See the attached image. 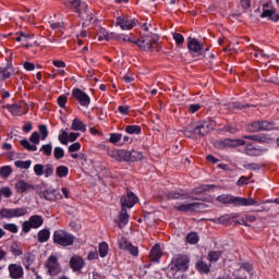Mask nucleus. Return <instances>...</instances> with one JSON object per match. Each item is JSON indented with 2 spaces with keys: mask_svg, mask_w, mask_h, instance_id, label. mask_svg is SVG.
Wrapping results in <instances>:
<instances>
[{
  "mask_svg": "<svg viewBox=\"0 0 279 279\" xmlns=\"http://www.w3.org/2000/svg\"><path fill=\"white\" fill-rule=\"evenodd\" d=\"M40 151H43V154H45V156H51V151H52L51 144L43 145L40 148Z\"/></svg>",
  "mask_w": 279,
  "mask_h": 279,
  "instance_id": "6e6d98bb",
  "label": "nucleus"
},
{
  "mask_svg": "<svg viewBox=\"0 0 279 279\" xmlns=\"http://www.w3.org/2000/svg\"><path fill=\"white\" fill-rule=\"evenodd\" d=\"M251 56L255 58L256 60H267L269 59V54L265 53L260 48L252 45L250 48Z\"/></svg>",
  "mask_w": 279,
  "mask_h": 279,
  "instance_id": "f3484780",
  "label": "nucleus"
},
{
  "mask_svg": "<svg viewBox=\"0 0 279 279\" xmlns=\"http://www.w3.org/2000/svg\"><path fill=\"white\" fill-rule=\"evenodd\" d=\"M202 206V203H190V204H181L174 206L175 210L179 213H192L193 210H197Z\"/></svg>",
  "mask_w": 279,
  "mask_h": 279,
  "instance_id": "2eb2a0df",
  "label": "nucleus"
},
{
  "mask_svg": "<svg viewBox=\"0 0 279 279\" xmlns=\"http://www.w3.org/2000/svg\"><path fill=\"white\" fill-rule=\"evenodd\" d=\"M15 167H17V169H29V167H32V160H17L14 162Z\"/></svg>",
  "mask_w": 279,
  "mask_h": 279,
  "instance_id": "ea45409f",
  "label": "nucleus"
},
{
  "mask_svg": "<svg viewBox=\"0 0 279 279\" xmlns=\"http://www.w3.org/2000/svg\"><path fill=\"white\" fill-rule=\"evenodd\" d=\"M45 199L48 202H53L56 199V190H47L44 192Z\"/></svg>",
  "mask_w": 279,
  "mask_h": 279,
  "instance_id": "a18cd8bd",
  "label": "nucleus"
},
{
  "mask_svg": "<svg viewBox=\"0 0 279 279\" xmlns=\"http://www.w3.org/2000/svg\"><path fill=\"white\" fill-rule=\"evenodd\" d=\"M250 132H260L262 129V123L260 122H253L250 126H248Z\"/></svg>",
  "mask_w": 279,
  "mask_h": 279,
  "instance_id": "603ef678",
  "label": "nucleus"
},
{
  "mask_svg": "<svg viewBox=\"0 0 279 279\" xmlns=\"http://www.w3.org/2000/svg\"><path fill=\"white\" fill-rule=\"evenodd\" d=\"M120 250H124L132 254V256H138V247L132 245V243L128 242L124 238L119 240Z\"/></svg>",
  "mask_w": 279,
  "mask_h": 279,
  "instance_id": "f8f14e48",
  "label": "nucleus"
},
{
  "mask_svg": "<svg viewBox=\"0 0 279 279\" xmlns=\"http://www.w3.org/2000/svg\"><path fill=\"white\" fill-rule=\"evenodd\" d=\"M216 145L219 147V149H226V147H241V145H245L244 151L247 156H263L265 151L264 149L254 147L253 144L245 143L244 140L226 138L217 142Z\"/></svg>",
  "mask_w": 279,
  "mask_h": 279,
  "instance_id": "f257e3e1",
  "label": "nucleus"
},
{
  "mask_svg": "<svg viewBox=\"0 0 279 279\" xmlns=\"http://www.w3.org/2000/svg\"><path fill=\"white\" fill-rule=\"evenodd\" d=\"M196 269L199 274H210V264H206V262L201 259L196 263Z\"/></svg>",
  "mask_w": 279,
  "mask_h": 279,
  "instance_id": "a878e982",
  "label": "nucleus"
},
{
  "mask_svg": "<svg viewBox=\"0 0 279 279\" xmlns=\"http://www.w3.org/2000/svg\"><path fill=\"white\" fill-rule=\"evenodd\" d=\"M85 265L84 258L75 255L70 259V267L73 271H80Z\"/></svg>",
  "mask_w": 279,
  "mask_h": 279,
  "instance_id": "6ab92c4d",
  "label": "nucleus"
},
{
  "mask_svg": "<svg viewBox=\"0 0 279 279\" xmlns=\"http://www.w3.org/2000/svg\"><path fill=\"white\" fill-rule=\"evenodd\" d=\"M223 253L221 251H210L207 255V260L209 263H217V260H219V258H221V255Z\"/></svg>",
  "mask_w": 279,
  "mask_h": 279,
  "instance_id": "c756f323",
  "label": "nucleus"
},
{
  "mask_svg": "<svg viewBox=\"0 0 279 279\" xmlns=\"http://www.w3.org/2000/svg\"><path fill=\"white\" fill-rule=\"evenodd\" d=\"M112 38H116L114 33H107L106 31H102V34L98 35V40L101 43V40H112Z\"/></svg>",
  "mask_w": 279,
  "mask_h": 279,
  "instance_id": "37998d69",
  "label": "nucleus"
},
{
  "mask_svg": "<svg viewBox=\"0 0 279 279\" xmlns=\"http://www.w3.org/2000/svg\"><path fill=\"white\" fill-rule=\"evenodd\" d=\"M53 241L62 247H69V245H73L74 238L73 234L64 230H58L53 233Z\"/></svg>",
  "mask_w": 279,
  "mask_h": 279,
  "instance_id": "7ed1b4c3",
  "label": "nucleus"
},
{
  "mask_svg": "<svg viewBox=\"0 0 279 279\" xmlns=\"http://www.w3.org/2000/svg\"><path fill=\"white\" fill-rule=\"evenodd\" d=\"M108 156L118 160V162H125V149H112L108 151Z\"/></svg>",
  "mask_w": 279,
  "mask_h": 279,
  "instance_id": "412c9836",
  "label": "nucleus"
},
{
  "mask_svg": "<svg viewBox=\"0 0 279 279\" xmlns=\"http://www.w3.org/2000/svg\"><path fill=\"white\" fill-rule=\"evenodd\" d=\"M21 145H22V147H24V149H27L28 151H37L38 150V147H36V144H31L29 141H27V140H22Z\"/></svg>",
  "mask_w": 279,
  "mask_h": 279,
  "instance_id": "72a5a7b5",
  "label": "nucleus"
},
{
  "mask_svg": "<svg viewBox=\"0 0 279 279\" xmlns=\"http://www.w3.org/2000/svg\"><path fill=\"white\" fill-rule=\"evenodd\" d=\"M46 268L50 276H58L60 271H62V267H60V263L58 262V257L56 255H51L46 260Z\"/></svg>",
  "mask_w": 279,
  "mask_h": 279,
  "instance_id": "0eeeda50",
  "label": "nucleus"
},
{
  "mask_svg": "<svg viewBox=\"0 0 279 279\" xmlns=\"http://www.w3.org/2000/svg\"><path fill=\"white\" fill-rule=\"evenodd\" d=\"M154 43H156L154 37L144 36L141 39L136 40L135 45H137V47H140V49H143L144 51H151Z\"/></svg>",
  "mask_w": 279,
  "mask_h": 279,
  "instance_id": "9b49d317",
  "label": "nucleus"
},
{
  "mask_svg": "<svg viewBox=\"0 0 279 279\" xmlns=\"http://www.w3.org/2000/svg\"><path fill=\"white\" fill-rule=\"evenodd\" d=\"M191 195L186 193L184 190H180L178 192H170L167 194V199H189Z\"/></svg>",
  "mask_w": 279,
  "mask_h": 279,
  "instance_id": "4be33fe9",
  "label": "nucleus"
},
{
  "mask_svg": "<svg viewBox=\"0 0 279 279\" xmlns=\"http://www.w3.org/2000/svg\"><path fill=\"white\" fill-rule=\"evenodd\" d=\"M262 130H274V122L260 121Z\"/></svg>",
  "mask_w": 279,
  "mask_h": 279,
  "instance_id": "e2e57ef3",
  "label": "nucleus"
},
{
  "mask_svg": "<svg viewBox=\"0 0 279 279\" xmlns=\"http://www.w3.org/2000/svg\"><path fill=\"white\" fill-rule=\"evenodd\" d=\"M217 202L221 204H232L233 206L239 205V197L232 196L230 194H222L217 197Z\"/></svg>",
  "mask_w": 279,
  "mask_h": 279,
  "instance_id": "aec40b11",
  "label": "nucleus"
},
{
  "mask_svg": "<svg viewBox=\"0 0 279 279\" xmlns=\"http://www.w3.org/2000/svg\"><path fill=\"white\" fill-rule=\"evenodd\" d=\"M10 250L13 256H21L23 254V251L21 250V247H19V244H12L10 246Z\"/></svg>",
  "mask_w": 279,
  "mask_h": 279,
  "instance_id": "3c124183",
  "label": "nucleus"
},
{
  "mask_svg": "<svg viewBox=\"0 0 279 279\" xmlns=\"http://www.w3.org/2000/svg\"><path fill=\"white\" fill-rule=\"evenodd\" d=\"M183 132L187 138H202L210 132V125L208 122H193L185 126Z\"/></svg>",
  "mask_w": 279,
  "mask_h": 279,
  "instance_id": "f03ea898",
  "label": "nucleus"
},
{
  "mask_svg": "<svg viewBox=\"0 0 279 279\" xmlns=\"http://www.w3.org/2000/svg\"><path fill=\"white\" fill-rule=\"evenodd\" d=\"M202 109V105L199 104H193L189 106V112H191L192 114H195V112H197V110Z\"/></svg>",
  "mask_w": 279,
  "mask_h": 279,
  "instance_id": "680f3d73",
  "label": "nucleus"
},
{
  "mask_svg": "<svg viewBox=\"0 0 279 279\" xmlns=\"http://www.w3.org/2000/svg\"><path fill=\"white\" fill-rule=\"evenodd\" d=\"M32 228H34V227L32 226V222L29 220L24 221L22 225L23 232H29V230H32Z\"/></svg>",
  "mask_w": 279,
  "mask_h": 279,
  "instance_id": "69168bd1",
  "label": "nucleus"
},
{
  "mask_svg": "<svg viewBox=\"0 0 279 279\" xmlns=\"http://www.w3.org/2000/svg\"><path fill=\"white\" fill-rule=\"evenodd\" d=\"M125 132H126L128 134H141L142 129H141L140 125H128V126L125 128Z\"/></svg>",
  "mask_w": 279,
  "mask_h": 279,
  "instance_id": "79ce46f5",
  "label": "nucleus"
},
{
  "mask_svg": "<svg viewBox=\"0 0 279 279\" xmlns=\"http://www.w3.org/2000/svg\"><path fill=\"white\" fill-rule=\"evenodd\" d=\"M31 143H34L35 145H38L40 143V135L38 132H34L29 137Z\"/></svg>",
  "mask_w": 279,
  "mask_h": 279,
  "instance_id": "13d9d810",
  "label": "nucleus"
},
{
  "mask_svg": "<svg viewBox=\"0 0 279 279\" xmlns=\"http://www.w3.org/2000/svg\"><path fill=\"white\" fill-rule=\"evenodd\" d=\"M50 232L47 229H43L38 232L37 239L39 243H47L49 241Z\"/></svg>",
  "mask_w": 279,
  "mask_h": 279,
  "instance_id": "7c9ffc66",
  "label": "nucleus"
},
{
  "mask_svg": "<svg viewBox=\"0 0 279 279\" xmlns=\"http://www.w3.org/2000/svg\"><path fill=\"white\" fill-rule=\"evenodd\" d=\"M138 160H143V153L125 150L124 162H138Z\"/></svg>",
  "mask_w": 279,
  "mask_h": 279,
  "instance_id": "4468645a",
  "label": "nucleus"
},
{
  "mask_svg": "<svg viewBox=\"0 0 279 279\" xmlns=\"http://www.w3.org/2000/svg\"><path fill=\"white\" fill-rule=\"evenodd\" d=\"M82 149V144L80 142H75L68 147V151L70 154H75V151H80Z\"/></svg>",
  "mask_w": 279,
  "mask_h": 279,
  "instance_id": "de8ad7c7",
  "label": "nucleus"
},
{
  "mask_svg": "<svg viewBox=\"0 0 279 279\" xmlns=\"http://www.w3.org/2000/svg\"><path fill=\"white\" fill-rule=\"evenodd\" d=\"M0 195H3L4 197H12V190H10V187H2L0 190Z\"/></svg>",
  "mask_w": 279,
  "mask_h": 279,
  "instance_id": "0e129e2a",
  "label": "nucleus"
},
{
  "mask_svg": "<svg viewBox=\"0 0 279 279\" xmlns=\"http://www.w3.org/2000/svg\"><path fill=\"white\" fill-rule=\"evenodd\" d=\"M44 173H45L46 178H49V175H53V166L47 165L44 170Z\"/></svg>",
  "mask_w": 279,
  "mask_h": 279,
  "instance_id": "338daca9",
  "label": "nucleus"
},
{
  "mask_svg": "<svg viewBox=\"0 0 279 279\" xmlns=\"http://www.w3.org/2000/svg\"><path fill=\"white\" fill-rule=\"evenodd\" d=\"M186 241L191 245H195L196 243L199 242V235H197V233H195V232H192V233L187 234Z\"/></svg>",
  "mask_w": 279,
  "mask_h": 279,
  "instance_id": "a19ab883",
  "label": "nucleus"
},
{
  "mask_svg": "<svg viewBox=\"0 0 279 279\" xmlns=\"http://www.w3.org/2000/svg\"><path fill=\"white\" fill-rule=\"evenodd\" d=\"M9 278L11 279H23L25 270L21 264H10L8 266Z\"/></svg>",
  "mask_w": 279,
  "mask_h": 279,
  "instance_id": "6e6552de",
  "label": "nucleus"
},
{
  "mask_svg": "<svg viewBox=\"0 0 279 279\" xmlns=\"http://www.w3.org/2000/svg\"><path fill=\"white\" fill-rule=\"evenodd\" d=\"M76 138H80V133L71 132L68 133V143H75Z\"/></svg>",
  "mask_w": 279,
  "mask_h": 279,
  "instance_id": "052dcab7",
  "label": "nucleus"
},
{
  "mask_svg": "<svg viewBox=\"0 0 279 279\" xmlns=\"http://www.w3.org/2000/svg\"><path fill=\"white\" fill-rule=\"evenodd\" d=\"M116 38H119V40H123V43H133L134 45H136V38H134V35L130 34V35H120Z\"/></svg>",
  "mask_w": 279,
  "mask_h": 279,
  "instance_id": "c03bdc74",
  "label": "nucleus"
},
{
  "mask_svg": "<svg viewBox=\"0 0 279 279\" xmlns=\"http://www.w3.org/2000/svg\"><path fill=\"white\" fill-rule=\"evenodd\" d=\"M31 38H32V36L21 33L20 35H17L15 40L17 43H23V47H25L26 49H29V47H32V45L29 43H27V40H29Z\"/></svg>",
  "mask_w": 279,
  "mask_h": 279,
  "instance_id": "c85d7f7f",
  "label": "nucleus"
},
{
  "mask_svg": "<svg viewBox=\"0 0 279 279\" xmlns=\"http://www.w3.org/2000/svg\"><path fill=\"white\" fill-rule=\"evenodd\" d=\"M116 25L122 29H133V27H136V20H132L130 17H118Z\"/></svg>",
  "mask_w": 279,
  "mask_h": 279,
  "instance_id": "ddd939ff",
  "label": "nucleus"
},
{
  "mask_svg": "<svg viewBox=\"0 0 279 279\" xmlns=\"http://www.w3.org/2000/svg\"><path fill=\"white\" fill-rule=\"evenodd\" d=\"M71 130H74V132H86V124H84L82 120L75 118L72 121Z\"/></svg>",
  "mask_w": 279,
  "mask_h": 279,
  "instance_id": "b1692460",
  "label": "nucleus"
},
{
  "mask_svg": "<svg viewBox=\"0 0 279 279\" xmlns=\"http://www.w3.org/2000/svg\"><path fill=\"white\" fill-rule=\"evenodd\" d=\"M34 172L36 173V175H44L45 174V166L37 163L34 166Z\"/></svg>",
  "mask_w": 279,
  "mask_h": 279,
  "instance_id": "5fc2aeb1",
  "label": "nucleus"
},
{
  "mask_svg": "<svg viewBox=\"0 0 279 279\" xmlns=\"http://www.w3.org/2000/svg\"><path fill=\"white\" fill-rule=\"evenodd\" d=\"M98 252L101 258H106V256H108V243L106 242L100 243L98 247Z\"/></svg>",
  "mask_w": 279,
  "mask_h": 279,
  "instance_id": "4c0bfd02",
  "label": "nucleus"
},
{
  "mask_svg": "<svg viewBox=\"0 0 279 279\" xmlns=\"http://www.w3.org/2000/svg\"><path fill=\"white\" fill-rule=\"evenodd\" d=\"M3 108L9 110L14 117H21V114H23V111H21V107L17 104L4 105Z\"/></svg>",
  "mask_w": 279,
  "mask_h": 279,
  "instance_id": "393cba45",
  "label": "nucleus"
},
{
  "mask_svg": "<svg viewBox=\"0 0 279 279\" xmlns=\"http://www.w3.org/2000/svg\"><path fill=\"white\" fill-rule=\"evenodd\" d=\"M15 189L17 191V193H25V191H29V189H32V184L20 180L15 183Z\"/></svg>",
  "mask_w": 279,
  "mask_h": 279,
  "instance_id": "bb28decb",
  "label": "nucleus"
},
{
  "mask_svg": "<svg viewBox=\"0 0 279 279\" xmlns=\"http://www.w3.org/2000/svg\"><path fill=\"white\" fill-rule=\"evenodd\" d=\"M243 138H246L247 141H256L257 143H266L267 137L263 135H244Z\"/></svg>",
  "mask_w": 279,
  "mask_h": 279,
  "instance_id": "f704fd0d",
  "label": "nucleus"
},
{
  "mask_svg": "<svg viewBox=\"0 0 279 279\" xmlns=\"http://www.w3.org/2000/svg\"><path fill=\"white\" fill-rule=\"evenodd\" d=\"M256 199L238 197V206H255Z\"/></svg>",
  "mask_w": 279,
  "mask_h": 279,
  "instance_id": "2f4dec72",
  "label": "nucleus"
},
{
  "mask_svg": "<svg viewBox=\"0 0 279 279\" xmlns=\"http://www.w3.org/2000/svg\"><path fill=\"white\" fill-rule=\"evenodd\" d=\"M73 97H75L76 101L81 104L84 108H88L90 106V97L87 96L85 92H82V89L76 88L72 92Z\"/></svg>",
  "mask_w": 279,
  "mask_h": 279,
  "instance_id": "9d476101",
  "label": "nucleus"
},
{
  "mask_svg": "<svg viewBox=\"0 0 279 279\" xmlns=\"http://www.w3.org/2000/svg\"><path fill=\"white\" fill-rule=\"evenodd\" d=\"M244 219L246 221V226L250 227L252 223H254V221H256V216L247 215Z\"/></svg>",
  "mask_w": 279,
  "mask_h": 279,
  "instance_id": "774afa93",
  "label": "nucleus"
},
{
  "mask_svg": "<svg viewBox=\"0 0 279 279\" xmlns=\"http://www.w3.org/2000/svg\"><path fill=\"white\" fill-rule=\"evenodd\" d=\"M39 134L41 136V141H45V138L49 136V131L47 130L46 125H39Z\"/></svg>",
  "mask_w": 279,
  "mask_h": 279,
  "instance_id": "4d7b16f0",
  "label": "nucleus"
},
{
  "mask_svg": "<svg viewBox=\"0 0 279 279\" xmlns=\"http://www.w3.org/2000/svg\"><path fill=\"white\" fill-rule=\"evenodd\" d=\"M3 228L4 230L12 232L13 234H16V232H19V227L15 223H5L3 225Z\"/></svg>",
  "mask_w": 279,
  "mask_h": 279,
  "instance_id": "8fccbe9b",
  "label": "nucleus"
},
{
  "mask_svg": "<svg viewBox=\"0 0 279 279\" xmlns=\"http://www.w3.org/2000/svg\"><path fill=\"white\" fill-rule=\"evenodd\" d=\"M129 221H130V215L128 214V209L122 207L118 216V219L116 220V223H118L119 228H125Z\"/></svg>",
  "mask_w": 279,
  "mask_h": 279,
  "instance_id": "dca6fc26",
  "label": "nucleus"
},
{
  "mask_svg": "<svg viewBox=\"0 0 279 279\" xmlns=\"http://www.w3.org/2000/svg\"><path fill=\"white\" fill-rule=\"evenodd\" d=\"M138 202V198L136 195H134L132 192L128 191L126 195L122 196L120 199V204L122 208H134V205Z\"/></svg>",
  "mask_w": 279,
  "mask_h": 279,
  "instance_id": "1a4fd4ad",
  "label": "nucleus"
},
{
  "mask_svg": "<svg viewBox=\"0 0 279 279\" xmlns=\"http://www.w3.org/2000/svg\"><path fill=\"white\" fill-rule=\"evenodd\" d=\"M121 138H122L121 133H111L110 138H109V143L117 144V143H119V141H121Z\"/></svg>",
  "mask_w": 279,
  "mask_h": 279,
  "instance_id": "864d4df0",
  "label": "nucleus"
},
{
  "mask_svg": "<svg viewBox=\"0 0 279 279\" xmlns=\"http://www.w3.org/2000/svg\"><path fill=\"white\" fill-rule=\"evenodd\" d=\"M58 178H66L69 175V167L59 166L56 171Z\"/></svg>",
  "mask_w": 279,
  "mask_h": 279,
  "instance_id": "c9c22d12",
  "label": "nucleus"
},
{
  "mask_svg": "<svg viewBox=\"0 0 279 279\" xmlns=\"http://www.w3.org/2000/svg\"><path fill=\"white\" fill-rule=\"evenodd\" d=\"M0 215L4 219H14L16 217H23V216L27 215V208H25V207L11 208V209L4 208V209L0 210Z\"/></svg>",
  "mask_w": 279,
  "mask_h": 279,
  "instance_id": "423d86ee",
  "label": "nucleus"
},
{
  "mask_svg": "<svg viewBox=\"0 0 279 279\" xmlns=\"http://www.w3.org/2000/svg\"><path fill=\"white\" fill-rule=\"evenodd\" d=\"M191 263V258L189 255L179 254L172 258L171 269H179L182 271H186L189 269V264Z\"/></svg>",
  "mask_w": 279,
  "mask_h": 279,
  "instance_id": "39448f33",
  "label": "nucleus"
},
{
  "mask_svg": "<svg viewBox=\"0 0 279 279\" xmlns=\"http://www.w3.org/2000/svg\"><path fill=\"white\" fill-rule=\"evenodd\" d=\"M12 175V167L3 166L0 168V177L1 178H10Z\"/></svg>",
  "mask_w": 279,
  "mask_h": 279,
  "instance_id": "58836bf2",
  "label": "nucleus"
},
{
  "mask_svg": "<svg viewBox=\"0 0 279 279\" xmlns=\"http://www.w3.org/2000/svg\"><path fill=\"white\" fill-rule=\"evenodd\" d=\"M260 19H268V21H272L274 23L279 21V13L276 11V8L271 5L269 2H264L262 4V13Z\"/></svg>",
  "mask_w": 279,
  "mask_h": 279,
  "instance_id": "20e7f679",
  "label": "nucleus"
},
{
  "mask_svg": "<svg viewBox=\"0 0 279 279\" xmlns=\"http://www.w3.org/2000/svg\"><path fill=\"white\" fill-rule=\"evenodd\" d=\"M173 40L177 43L178 47L184 45V36L180 33H173Z\"/></svg>",
  "mask_w": 279,
  "mask_h": 279,
  "instance_id": "09e8293b",
  "label": "nucleus"
},
{
  "mask_svg": "<svg viewBox=\"0 0 279 279\" xmlns=\"http://www.w3.org/2000/svg\"><path fill=\"white\" fill-rule=\"evenodd\" d=\"M161 257L162 251L160 250V245L156 244L150 251V260L156 263L157 260H160Z\"/></svg>",
  "mask_w": 279,
  "mask_h": 279,
  "instance_id": "5701e85b",
  "label": "nucleus"
},
{
  "mask_svg": "<svg viewBox=\"0 0 279 279\" xmlns=\"http://www.w3.org/2000/svg\"><path fill=\"white\" fill-rule=\"evenodd\" d=\"M53 156L57 160H62L64 158V149L62 147H54Z\"/></svg>",
  "mask_w": 279,
  "mask_h": 279,
  "instance_id": "49530a36",
  "label": "nucleus"
},
{
  "mask_svg": "<svg viewBox=\"0 0 279 279\" xmlns=\"http://www.w3.org/2000/svg\"><path fill=\"white\" fill-rule=\"evenodd\" d=\"M28 221H31V226H33V228H40V226H43V223L45 222V220L43 219V216H38V215H34L31 216Z\"/></svg>",
  "mask_w": 279,
  "mask_h": 279,
  "instance_id": "cd10ccee",
  "label": "nucleus"
},
{
  "mask_svg": "<svg viewBox=\"0 0 279 279\" xmlns=\"http://www.w3.org/2000/svg\"><path fill=\"white\" fill-rule=\"evenodd\" d=\"M12 75V69L4 68L3 70H0V82H3Z\"/></svg>",
  "mask_w": 279,
  "mask_h": 279,
  "instance_id": "e433bc0d",
  "label": "nucleus"
},
{
  "mask_svg": "<svg viewBox=\"0 0 279 279\" xmlns=\"http://www.w3.org/2000/svg\"><path fill=\"white\" fill-rule=\"evenodd\" d=\"M187 49H190L194 53H199V51H202V49H204V44L199 43V40H197L195 38L189 37Z\"/></svg>",
  "mask_w": 279,
  "mask_h": 279,
  "instance_id": "a211bd4d",
  "label": "nucleus"
},
{
  "mask_svg": "<svg viewBox=\"0 0 279 279\" xmlns=\"http://www.w3.org/2000/svg\"><path fill=\"white\" fill-rule=\"evenodd\" d=\"M58 141L61 143V145H69V132H66V130H61Z\"/></svg>",
  "mask_w": 279,
  "mask_h": 279,
  "instance_id": "473e14b6",
  "label": "nucleus"
},
{
  "mask_svg": "<svg viewBox=\"0 0 279 279\" xmlns=\"http://www.w3.org/2000/svg\"><path fill=\"white\" fill-rule=\"evenodd\" d=\"M70 5H72V8L75 9V12H77V14H80V5H82L81 0H72V1H70Z\"/></svg>",
  "mask_w": 279,
  "mask_h": 279,
  "instance_id": "bf43d9fd",
  "label": "nucleus"
}]
</instances>
